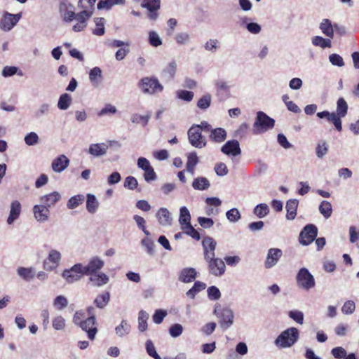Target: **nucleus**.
Wrapping results in <instances>:
<instances>
[{"label": "nucleus", "instance_id": "38", "mask_svg": "<svg viewBox=\"0 0 359 359\" xmlns=\"http://www.w3.org/2000/svg\"><path fill=\"white\" fill-rule=\"evenodd\" d=\"M98 207V202L93 194L87 195L86 209L90 213H94Z\"/></svg>", "mask_w": 359, "mask_h": 359}, {"label": "nucleus", "instance_id": "63", "mask_svg": "<svg viewBox=\"0 0 359 359\" xmlns=\"http://www.w3.org/2000/svg\"><path fill=\"white\" fill-rule=\"evenodd\" d=\"M355 303L353 301H347L341 308V311L345 314H351L355 311Z\"/></svg>", "mask_w": 359, "mask_h": 359}, {"label": "nucleus", "instance_id": "43", "mask_svg": "<svg viewBox=\"0 0 359 359\" xmlns=\"http://www.w3.org/2000/svg\"><path fill=\"white\" fill-rule=\"evenodd\" d=\"M148 316L144 311H140L138 316V329L141 332H144L147 329Z\"/></svg>", "mask_w": 359, "mask_h": 359}, {"label": "nucleus", "instance_id": "28", "mask_svg": "<svg viewBox=\"0 0 359 359\" xmlns=\"http://www.w3.org/2000/svg\"><path fill=\"white\" fill-rule=\"evenodd\" d=\"M333 26L329 19L325 18L320 22L319 28L326 36L332 39L334 37Z\"/></svg>", "mask_w": 359, "mask_h": 359}, {"label": "nucleus", "instance_id": "7", "mask_svg": "<svg viewBox=\"0 0 359 359\" xmlns=\"http://www.w3.org/2000/svg\"><path fill=\"white\" fill-rule=\"evenodd\" d=\"M214 313L219 318V324L223 329L226 330L233 324V313L231 309L219 306L215 308Z\"/></svg>", "mask_w": 359, "mask_h": 359}, {"label": "nucleus", "instance_id": "26", "mask_svg": "<svg viewBox=\"0 0 359 359\" xmlns=\"http://www.w3.org/2000/svg\"><path fill=\"white\" fill-rule=\"evenodd\" d=\"M209 138L212 142L220 143L226 138V132L222 128L212 129L210 132Z\"/></svg>", "mask_w": 359, "mask_h": 359}, {"label": "nucleus", "instance_id": "49", "mask_svg": "<svg viewBox=\"0 0 359 359\" xmlns=\"http://www.w3.org/2000/svg\"><path fill=\"white\" fill-rule=\"evenodd\" d=\"M328 151V145L325 141H320L316 148V156L321 158H323Z\"/></svg>", "mask_w": 359, "mask_h": 359}, {"label": "nucleus", "instance_id": "42", "mask_svg": "<svg viewBox=\"0 0 359 359\" xmlns=\"http://www.w3.org/2000/svg\"><path fill=\"white\" fill-rule=\"evenodd\" d=\"M71 102H72V98L69 95H68L67 93L62 94L60 97V99H59V101L57 103V107L60 109L65 110L69 107Z\"/></svg>", "mask_w": 359, "mask_h": 359}, {"label": "nucleus", "instance_id": "47", "mask_svg": "<svg viewBox=\"0 0 359 359\" xmlns=\"http://www.w3.org/2000/svg\"><path fill=\"white\" fill-rule=\"evenodd\" d=\"M211 104V95L205 94L203 95L198 101L197 106L201 109H208Z\"/></svg>", "mask_w": 359, "mask_h": 359}, {"label": "nucleus", "instance_id": "5", "mask_svg": "<svg viewBox=\"0 0 359 359\" xmlns=\"http://www.w3.org/2000/svg\"><path fill=\"white\" fill-rule=\"evenodd\" d=\"M297 285L304 290H309L315 287L316 282L313 275L306 268H302L296 276Z\"/></svg>", "mask_w": 359, "mask_h": 359}, {"label": "nucleus", "instance_id": "45", "mask_svg": "<svg viewBox=\"0 0 359 359\" xmlns=\"http://www.w3.org/2000/svg\"><path fill=\"white\" fill-rule=\"evenodd\" d=\"M18 273L20 277L27 281L32 280L34 276L32 269L29 268L20 267L18 269Z\"/></svg>", "mask_w": 359, "mask_h": 359}, {"label": "nucleus", "instance_id": "3", "mask_svg": "<svg viewBox=\"0 0 359 359\" xmlns=\"http://www.w3.org/2000/svg\"><path fill=\"white\" fill-rule=\"evenodd\" d=\"M299 339V330L296 327H290L284 330L276 338V345L279 348L291 347Z\"/></svg>", "mask_w": 359, "mask_h": 359}, {"label": "nucleus", "instance_id": "14", "mask_svg": "<svg viewBox=\"0 0 359 359\" xmlns=\"http://www.w3.org/2000/svg\"><path fill=\"white\" fill-rule=\"evenodd\" d=\"M104 262L97 257H93L88 262V265L83 266L85 275L90 276L96 273L104 266Z\"/></svg>", "mask_w": 359, "mask_h": 359}, {"label": "nucleus", "instance_id": "35", "mask_svg": "<svg viewBox=\"0 0 359 359\" xmlns=\"http://www.w3.org/2000/svg\"><path fill=\"white\" fill-rule=\"evenodd\" d=\"M85 200V196L82 194H77L71 197L67 203V207L68 209L72 210L81 205Z\"/></svg>", "mask_w": 359, "mask_h": 359}, {"label": "nucleus", "instance_id": "44", "mask_svg": "<svg viewBox=\"0 0 359 359\" xmlns=\"http://www.w3.org/2000/svg\"><path fill=\"white\" fill-rule=\"evenodd\" d=\"M269 212V209L266 203L259 204L254 209L255 215H256L259 218L264 217L268 215Z\"/></svg>", "mask_w": 359, "mask_h": 359}, {"label": "nucleus", "instance_id": "37", "mask_svg": "<svg viewBox=\"0 0 359 359\" xmlns=\"http://www.w3.org/2000/svg\"><path fill=\"white\" fill-rule=\"evenodd\" d=\"M319 211L325 219L329 218L332 213L331 203L329 201H323L319 205Z\"/></svg>", "mask_w": 359, "mask_h": 359}, {"label": "nucleus", "instance_id": "17", "mask_svg": "<svg viewBox=\"0 0 359 359\" xmlns=\"http://www.w3.org/2000/svg\"><path fill=\"white\" fill-rule=\"evenodd\" d=\"M222 153L226 155L233 156H238L241 153L239 143L237 140H229L221 148Z\"/></svg>", "mask_w": 359, "mask_h": 359}, {"label": "nucleus", "instance_id": "18", "mask_svg": "<svg viewBox=\"0 0 359 359\" xmlns=\"http://www.w3.org/2000/svg\"><path fill=\"white\" fill-rule=\"evenodd\" d=\"M283 253L280 249L271 248L269 250L266 259L265 261V267L270 269L276 264Z\"/></svg>", "mask_w": 359, "mask_h": 359}, {"label": "nucleus", "instance_id": "36", "mask_svg": "<svg viewBox=\"0 0 359 359\" xmlns=\"http://www.w3.org/2000/svg\"><path fill=\"white\" fill-rule=\"evenodd\" d=\"M95 1L96 0H79L78 7L81 11L93 13Z\"/></svg>", "mask_w": 359, "mask_h": 359}, {"label": "nucleus", "instance_id": "53", "mask_svg": "<svg viewBox=\"0 0 359 359\" xmlns=\"http://www.w3.org/2000/svg\"><path fill=\"white\" fill-rule=\"evenodd\" d=\"M227 219L230 222H237L241 218V214L238 209L236 208H232L229 210H228L226 213Z\"/></svg>", "mask_w": 359, "mask_h": 359}, {"label": "nucleus", "instance_id": "31", "mask_svg": "<svg viewBox=\"0 0 359 359\" xmlns=\"http://www.w3.org/2000/svg\"><path fill=\"white\" fill-rule=\"evenodd\" d=\"M198 163V158L195 151L191 152L187 156V162L186 164L187 170L191 175L194 174L195 168Z\"/></svg>", "mask_w": 359, "mask_h": 359}, {"label": "nucleus", "instance_id": "4", "mask_svg": "<svg viewBox=\"0 0 359 359\" xmlns=\"http://www.w3.org/2000/svg\"><path fill=\"white\" fill-rule=\"evenodd\" d=\"M139 86L144 93L151 95L162 92L163 90V86L154 76L142 78L139 83Z\"/></svg>", "mask_w": 359, "mask_h": 359}, {"label": "nucleus", "instance_id": "46", "mask_svg": "<svg viewBox=\"0 0 359 359\" xmlns=\"http://www.w3.org/2000/svg\"><path fill=\"white\" fill-rule=\"evenodd\" d=\"M130 330V325L127 323L126 320H123L121 324L116 327V333L120 336H124L129 333Z\"/></svg>", "mask_w": 359, "mask_h": 359}, {"label": "nucleus", "instance_id": "34", "mask_svg": "<svg viewBox=\"0 0 359 359\" xmlns=\"http://www.w3.org/2000/svg\"><path fill=\"white\" fill-rule=\"evenodd\" d=\"M191 215L187 207L183 206L180 208V213L179 217V222L181 228L184 226H187L191 224Z\"/></svg>", "mask_w": 359, "mask_h": 359}, {"label": "nucleus", "instance_id": "48", "mask_svg": "<svg viewBox=\"0 0 359 359\" xmlns=\"http://www.w3.org/2000/svg\"><path fill=\"white\" fill-rule=\"evenodd\" d=\"M182 229L184 231V232L190 236L191 238L196 241H199L201 238L200 233L198 232L197 230H196L191 224H189L187 226H184Z\"/></svg>", "mask_w": 359, "mask_h": 359}, {"label": "nucleus", "instance_id": "58", "mask_svg": "<svg viewBox=\"0 0 359 359\" xmlns=\"http://www.w3.org/2000/svg\"><path fill=\"white\" fill-rule=\"evenodd\" d=\"M183 327L180 324L175 323L169 329V333L172 337H177L182 333Z\"/></svg>", "mask_w": 359, "mask_h": 359}, {"label": "nucleus", "instance_id": "22", "mask_svg": "<svg viewBox=\"0 0 359 359\" xmlns=\"http://www.w3.org/2000/svg\"><path fill=\"white\" fill-rule=\"evenodd\" d=\"M69 161L65 155L57 157L52 163V168L55 172H60L69 165Z\"/></svg>", "mask_w": 359, "mask_h": 359}, {"label": "nucleus", "instance_id": "13", "mask_svg": "<svg viewBox=\"0 0 359 359\" xmlns=\"http://www.w3.org/2000/svg\"><path fill=\"white\" fill-rule=\"evenodd\" d=\"M61 259L60 253L52 250L50 251L48 258L43 262V268L46 271H52L57 268Z\"/></svg>", "mask_w": 359, "mask_h": 359}, {"label": "nucleus", "instance_id": "59", "mask_svg": "<svg viewBox=\"0 0 359 359\" xmlns=\"http://www.w3.org/2000/svg\"><path fill=\"white\" fill-rule=\"evenodd\" d=\"M289 316L299 324L302 325L304 323V314L302 311H290Z\"/></svg>", "mask_w": 359, "mask_h": 359}, {"label": "nucleus", "instance_id": "62", "mask_svg": "<svg viewBox=\"0 0 359 359\" xmlns=\"http://www.w3.org/2000/svg\"><path fill=\"white\" fill-rule=\"evenodd\" d=\"M331 352L332 355L337 359H344V358L346 355V350L341 346L332 348Z\"/></svg>", "mask_w": 359, "mask_h": 359}, {"label": "nucleus", "instance_id": "23", "mask_svg": "<svg viewBox=\"0 0 359 359\" xmlns=\"http://www.w3.org/2000/svg\"><path fill=\"white\" fill-rule=\"evenodd\" d=\"M21 212V204L18 201H14L11 204V210L9 216L7 219L8 224H11L17 219Z\"/></svg>", "mask_w": 359, "mask_h": 359}, {"label": "nucleus", "instance_id": "50", "mask_svg": "<svg viewBox=\"0 0 359 359\" xmlns=\"http://www.w3.org/2000/svg\"><path fill=\"white\" fill-rule=\"evenodd\" d=\"M149 118V114L142 116L137 114H135L132 116L131 121L133 123H141L142 126H145L146 125H147Z\"/></svg>", "mask_w": 359, "mask_h": 359}, {"label": "nucleus", "instance_id": "61", "mask_svg": "<svg viewBox=\"0 0 359 359\" xmlns=\"http://www.w3.org/2000/svg\"><path fill=\"white\" fill-rule=\"evenodd\" d=\"M215 171L219 176H224L228 173V168L225 163H218L215 166Z\"/></svg>", "mask_w": 359, "mask_h": 359}, {"label": "nucleus", "instance_id": "15", "mask_svg": "<svg viewBox=\"0 0 359 359\" xmlns=\"http://www.w3.org/2000/svg\"><path fill=\"white\" fill-rule=\"evenodd\" d=\"M203 249L204 259H209V257H215V250L217 246V242L211 237L207 236L203 238L202 241Z\"/></svg>", "mask_w": 359, "mask_h": 359}, {"label": "nucleus", "instance_id": "64", "mask_svg": "<svg viewBox=\"0 0 359 359\" xmlns=\"http://www.w3.org/2000/svg\"><path fill=\"white\" fill-rule=\"evenodd\" d=\"M330 62L333 65L342 67L344 65L343 58L338 54H332L329 57Z\"/></svg>", "mask_w": 359, "mask_h": 359}, {"label": "nucleus", "instance_id": "56", "mask_svg": "<svg viewBox=\"0 0 359 359\" xmlns=\"http://www.w3.org/2000/svg\"><path fill=\"white\" fill-rule=\"evenodd\" d=\"M93 13L90 12L81 11L76 14L75 19H76L78 22H82L83 24H87V20L93 15Z\"/></svg>", "mask_w": 359, "mask_h": 359}, {"label": "nucleus", "instance_id": "30", "mask_svg": "<svg viewBox=\"0 0 359 359\" xmlns=\"http://www.w3.org/2000/svg\"><path fill=\"white\" fill-rule=\"evenodd\" d=\"M108 146L104 143L92 144L89 147L88 152L95 156H102L106 154Z\"/></svg>", "mask_w": 359, "mask_h": 359}, {"label": "nucleus", "instance_id": "55", "mask_svg": "<svg viewBox=\"0 0 359 359\" xmlns=\"http://www.w3.org/2000/svg\"><path fill=\"white\" fill-rule=\"evenodd\" d=\"M25 142L29 146L34 145L39 142V137L36 133L31 132L25 137Z\"/></svg>", "mask_w": 359, "mask_h": 359}, {"label": "nucleus", "instance_id": "60", "mask_svg": "<svg viewBox=\"0 0 359 359\" xmlns=\"http://www.w3.org/2000/svg\"><path fill=\"white\" fill-rule=\"evenodd\" d=\"M67 299L62 295L57 296L54 300V305L59 310L65 308L67 306Z\"/></svg>", "mask_w": 359, "mask_h": 359}, {"label": "nucleus", "instance_id": "10", "mask_svg": "<svg viewBox=\"0 0 359 359\" xmlns=\"http://www.w3.org/2000/svg\"><path fill=\"white\" fill-rule=\"evenodd\" d=\"M190 144L196 148H203L206 145L205 138L202 135L198 127L191 126L188 130Z\"/></svg>", "mask_w": 359, "mask_h": 359}, {"label": "nucleus", "instance_id": "21", "mask_svg": "<svg viewBox=\"0 0 359 359\" xmlns=\"http://www.w3.org/2000/svg\"><path fill=\"white\" fill-rule=\"evenodd\" d=\"M61 199V195L57 191H53L49 194L44 195L41 197L40 201L41 202L47 206L48 208H50L51 206H53Z\"/></svg>", "mask_w": 359, "mask_h": 359}, {"label": "nucleus", "instance_id": "2", "mask_svg": "<svg viewBox=\"0 0 359 359\" xmlns=\"http://www.w3.org/2000/svg\"><path fill=\"white\" fill-rule=\"evenodd\" d=\"M348 111V104L342 97L337 101V113H330L327 111H323L317 113V116L320 118H325L327 121L332 123L335 128L341 132L342 130L341 118L344 117Z\"/></svg>", "mask_w": 359, "mask_h": 359}, {"label": "nucleus", "instance_id": "32", "mask_svg": "<svg viewBox=\"0 0 359 359\" xmlns=\"http://www.w3.org/2000/svg\"><path fill=\"white\" fill-rule=\"evenodd\" d=\"M110 300V294L109 292L105 291L102 294L97 295L94 300V304L99 309L104 308Z\"/></svg>", "mask_w": 359, "mask_h": 359}, {"label": "nucleus", "instance_id": "41", "mask_svg": "<svg viewBox=\"0 0 359 359\" xmlns=\"http://www.w3.org/2000/svg\"><path fill=\"white\" fill-rule=\"evenodd\" d=\"M176 70H177L176 62L175 61H172L171 62H170L168 64L167 67L165 69H163V74L167 79L170 80L174 78L175 74L176 73Z\"/></svg>", "mask_w": 359, "mask_h": 359}, {"label": "nucleus", "instance_id": "20", "mask_svg": "<svg viewBox=\"0 0 359 359\" xmlns=\"http://www.w3.org/2000/svg\"><path fill=\"white\" fill-rule=\"evenodd\" d=\"M33 212L37 221H46L49 216V209L45 205H36L33 208Z\"/></svg>", "mask_w": 359, "mask_h": 359}, {"label": "nucleus", "instance_id": "12", "mask_svg": "<svg viewBox=\"0 0 359 359\" xmlns=\"http://www.w3.org/2000/svg\"><path fill=\"white\" fill-rule=\"evenodd\" d=\"M20 14H11L6 12L0 22V28L4 31L11 30L19 21Z\"/></svg>", "mask_w": 359, "mask_h": 359}, {"label": "nucleus", "instance_id": "8", "mask_svg": "<svg viewBox=\"0 0 359 359\" xmlns=\"http://www.w3.org/2000/svg\"><path fill=\"white\" fill-rule=\"evenodd\" d=\"M204 259L208 264V269L210 274L215 276H222L224 274L226 266L222 259L216 258L215 256Z\"/></svg>", "mask_w": 359, "mask_h": 359}, {"label": "nucleus", "instance_id": "25", "mask_svg": "<svg viewBox=\"0 0 359 359\" xmlns=\"http://www.w3.org/2000/svg\"><path fill=\"white\" fill-rule=\"evenodd\" d=\"M299 201L297 199H290L287 201L285 208L287 210L286 218L289 220L294 219L297 216V210Z\"/></svg>", "mask_w": 359, "mask_h": 359}, {"label": "nucleus", "instance_id": "16", "mask_svg": "<svg viewBox=\"0 0 359 359\" xmlns=\"http://www.w3.org/2000/svg\"><path fill=\"white\" fill-rule=\"evenodd\" d=\"M142 6L149 11L148 17L151 20H156L158 18L157 11L161 7L160 0H144Z\"/></svg>", "mask_w": 359, "mask_h": 359}, {"label": "nucleus", "instance_id": "54", "mask_svg": "<svg viewBox=\"0 0 359 359\" xmlns=\"http://www.w3.org/2000/svg\"><path fill=\"white\" fill-rule=\"evenodd\" d=\"M138 182L135 177L128 176L126 178L124 182V187L128 189L134 190L137 187Z\"/></svg>", "mask_w": 359, "mask_h": 359}, {"label": "nucleus", "instance_id": "40", "mask_svg": "<svg viewBox=\"0 0 359 359\" xmlns=\"http://www.w3.org/2000/svg\"><path fill=\"white\" fill-rule=\"evenodd\" d=\"M312 43L316 46H320L323 48H330L332 46L330 39H324L320 36H316L312 39Z\"/></svg>", "mask_w": 359, "mask_h": 359}, {"label": "nucleus", "instance_id": "52", "mask_svg": "<svg viewBox=\"0 0 359 359\" xmlns=\"http://www.w3.org/2000/svg\"><path fill=\"white\" fill-rule=\"evenodd\" d=\"M207 292L208 298L211 300H217L221 297V292L215 286L210 287Z\"/></svg>", "mask_w": 359, "mask_h": 359}, {"label": "nucleus", "instance_id": "9", "mask_svg": "<svg viewBox=\"0 0 359 359\" xmlns=\"http://www.w3.org/2000/svg\"><path fill=\"white\" fill-rule=\"evenodd\" d=\"M317 235V227L314 224H307L300 232L299 241L303 245H308L316 238Z\"/></svg>", "mask_w": 359, "mask_h": 359}, {"label": "nucleus", "instance_id": "6", "mask_svg": "<svg viewBox=\"0 0 359 359\" xmlns=\"http://www.w3.org/2000/svg\"><path fill=\"white\" fill-rule=\"evenodd\" d=\"M274 120L267 116L263 111H258L256 121L254 123V130L257 133H262L271 129L274 126Z\"/></svg>", "mask_w": 359, "mask_h": 359}, {"label": "nucleus", "instance_id": "27", "mask_svg": "<svg viewBox=\"0 0 359 359\" xmlns=\"http://www.w3.org/2000/svg\"><path fill=\"white\" fill-rule=\"evenodd\" d=\"M89 280L94 285L100 287L108 283L109 277L104 273H96L91 274Z\"/></svg>", "mask_w": 359, "mask_h": 359}, {"label": "nucleus", "instance_id": "33", "mask_svg": "<svg viewBox=\"0 0 359 359\" xmlns=\"http://www.w3.org/2000/svg\"><path fill=\"white\" fill-rule=\"evenodd\" d=\"M210 182L206 177H198L194 180L192 187L196 190H206L210 187Z\"/></svg>", "mask_w": 359, "mask_h": 359}, {"label": "nucleus", "instance_id": "29", "mask_svg": "<svg viewBox=\"0 0 359 359\" xmlns=\"http://www.w3.org/2000/svg\"><path fill=\"white\" fill-rule=\"evenodd\" d=\"M156 217L161 224L163 226L171 224L170 214L166 208H160L156 213Z\"/></svg>", "mask_w": 359, "mask_h": 359}, {"label": "nucleus", "instance_id": "19", "mask_svg": "<svg viewBox=\"0 0 359 359\" xmlns=\"http://www.w3.org/2000/svg\"><path fill=\"white\" fill-rule=\"evenodd\" d=\"M68 7H72V5L69 4L67 0H62L60 2L59 11L62 14L64 21L67 22L72 21L76 17V13L74 11L67 10Z\"/></svg>", "mask_w": 359, "mask_h": 359}, {"label": "nucleus", "instance_id": "11", "mask_svg": "<svg viewBox=\"0 0 359 359\" xmlns=\"http://www.w3.org/2000/svg\"><path fill=\"white\" fill-rule=\"evenodd\" d=\"M83 275L85 274L83 269V265L81 264H76L70 269H66L62 273L63 278L69 283H72L79 280Z\"/></svg>", "mask_w": 359, "mask_h": 359}, {"label": "nucleus", "instance_id": "57", "mask_svg": "<svg viewBox=\"0 0 359 359\" xmlns=\"http://www.w3.org/2000/svg\"><path fill=\"white\" fill-rule=\"evenodd\" d=\"M178 97L187 102H190L193 100L194 94L192 91L181 90L177 92Z\"/></svg>", "mask_w": 359, "mask_h": 359}, {"label": "nucleus", "instance_id": "39", "mask_svg": "<svg viewBox=\"0 0 359 359\" xmlns=\"http://www.w3.org/2000/svg\"><path fill=\"white\" fill-rule=\"evenodd\" d=\"M96 27L93 30V33L97 36H102L104 34V22L103 18H96L94 20Z\"/></svg>", "mask_w": 359, "mask_h": 359}, {"label": "nucleus", "instance_id": "24", "mask_svg": "<svg viewBox=\"0 0 359 359\" xmlns=\"http://www.w3.org/2000/svg\"><path fill=\"white\" fill-rule=\"evenodd\" d=\"M197 272L194 268L183 269L179 277V280L183 283H191L196 278Z\"/></svg>", "mask_w": 359, "mask_h": 359}, {"label": "nucleus", "instance_id": "1", "mask_svg": "<svg viewBox=\"0 0 359 359\" xmlns=\"http://www.w3.org/2000/svg\"><path fill=\"white\" fill-rule=\"evenodd\" d=\"M73 322L87 333L90 340H94L98 332L95 316L86 318V313L77 311L73 317Z\"/></svg>", "mask_w": 359, "mask_h": 359}, {"label": "nucleus", "instance_id": "51", "mask_svg": "<svg viewBox=\"0 0 359 359\" xmlns=\"http://www.w3.org/2000/svg\"><path fill=\"white\" fill-rule=\"evenodd\" d=\"M149 42L150 45L154 47H158L162 44V41L160 39L158 34L154 31L149 32Z\"/></svg>", "mask_w": 359, "mask_h": 359}]
</instances>
